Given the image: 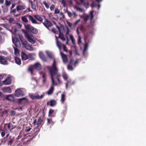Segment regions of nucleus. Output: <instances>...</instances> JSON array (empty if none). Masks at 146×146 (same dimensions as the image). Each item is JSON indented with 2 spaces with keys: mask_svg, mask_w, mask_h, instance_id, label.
<instances>
[{
  "mask_svg": "<svg viewBox=\"0 0 146 146\" xmlns=\"http://www.w3.org/2000/svg\"><path fill=\"white\" fill-rule=\"evenodd\" d=\"M46 68L48 70L50 75L52 82L51 86H53L54 87V86L57 85V84L54 81V76L56 75L57 72H58V69L57 67L56 61L54 58L53 59V63L52 66H47Z\"/></svg>",
  "mask_w": 146,
  "mask_h": 146,
  "instance_id": "obj_1",
  "label": "nucleus"
},
{
  "mask_svg": "<svg viewBox=\"0 0 146 146\" xmlns=\"http://www.w3.org/2000/svg\"><path fill=\"white\" fill-rule=\"evenodd\" d=\"M25 29L28 31H30L33 33L36 34L38 33V30L31 25L29 24H27L25 25Z\"/></svg>",
  "mask_w": 146,
  "mask_h": 146,
  "instance_id": "obj_2",
  "label": "nucleus"
},
{
  "mask_svg": "<svg viewBox=\"0 0 146 146\" xmlns=\"http://www.w3.org/2000/svg\"><path fill=\"white\" fill-rule=\"evenodd\" d=\"M20 40L22 44L27 49L29 50H32L33 47L31 45L28 43L25 40L23 39H20Z\"/></svg>",
  "mask_w": 146,
  "mask_h": 146,
  "instance_id": "obj_3",
  "label": "nucleus"
},
{
  "mask_svg": "<svg viewBox=\"0 0 146 146\" xmlns=\"http://www.w3.org/2000/svg\"><path fill=\"white\" fill-rule=\"evenodd\" d=\"M44 96V94L39 96V94L37 93H35V94H32L29 95V97L32 99L34 100L36 99H40L43 98Z\"/></svg>",
  "mask_w": 146,
  "mask_h": 146,
  "instance_id": "obj_4",
  "label": "nucleus"
},
{
  "mask_svg": "<svg viewBox=\"0 0 146 146\" xmlns=\"http://www.w3.org/2000/svg\"><path fill=\"white\" fill-rule=\"evenodd\" d=\"M4 139H6L8 145H12V143L14 140V137L10 135L9 134H8Z\"/></svg>",
  "mask_w": 146,
  "mask_h": 146,
  "instance_id": "obj_5",
  "label": "nucleus"
},
{
  "mask_svg": "<svg viewBox=\"0 0 146 146\" xmlns=\"http://www.w3.org/2000/svg\"><path fill=\"white\" fill-rule=\"evenodd\" d=\"M41 127V126H40V127H39V126H36V127H35L34 128V133H32V137L30 139H29L28 140H27V142H30L31 140L33 138L35 137L36 135L38 134V132L40 131Z\"/></svg>",
  "mask_w": 146,
  "mask_h": 146,
  "instance_id": "obj_6",
  "label": "nucleus"
},
{
  "mask_svg": "<svg viewBox=\"0 0 146 146\" xmlns=\"http://www.w3.org/2000/svg\"><path fill=\"white\" fill-rule=\"evenodd\" d=\"M12 41L16 47L19 48L21 47V44L19 38L14 37L12 38Z\"/></svg>",
  "mask_w": 146,
  "mask_h": 146,
  "instance_id": "obj_7",
  "label": "nucleus"
},
{
  "mask_svg": "<svg viewBox=\"0 0 146 146\" xmlns=\"http://www.w3.org/2000/svg\"><path fill=\"white\" fill-rule=\"evenodd\" d=\"M42 23L48 29H49V27L53 25L52 23L46 18L44 19V22Z\"/></svg>",
  "mask_w": 146,
  "mask_h": 146,
  "instance_id": "obj_8",
  "label": "nucleus"
},
{
  "mask_svg": "<svg viewBox=\"0 0 146 146\" xmlns=\"http://www.w3.org/2000/svg\"><path fill=\"white\" fill-rule=\"evenodd\" d=\"M25 36L27 38V40L29 42L32 44H34L35 43L36 41L33 39L30 35L27 32H25Z\"/></svg>",
  "mask_w": 146,
  "mask_h": 146,
  "instance_id": "obj_9",
  "label": "nucleus"
},
{
  "mask_svg": "<svg viewBox=\"0 0 146 146\" xmlns=\"http://www.w3.org/2000/svg\"><path fill=\"white\" fill-rule=\"evenodd\" d=\"M24 94L23 91L20 89H17L15 91V96L17 97L23 96Z\"/></svg>",
  "mask_w": 146,
  "mask_h": 146,
  "instance_id": "obj_10",
  "label": "nucleus"
},
{
  "mask_svg": "<svg viewBox=\"0 0 146 146\" xmlns=\"http://www.w3.org/2000/svg\"><path fill=\"white\" fill-rule=\"evenodd\" d=\"M0 64L3 65L8 64V62L6 57L3 56H0Z\"/></svg>",
  "mask_w": 146,
  "mask_h": 146,
  "instance_id": "obj_11",
  "label": "nucleus"
},
{
  "mask_svg": "<svg viewBox=\"0 0 146 146\" xmlns=\"http://www.w3.org/2000/svg\"><path fill=\"white\" fill-rule=\"evenodd\" d=\"M74 65V60L72 59L70 60L69 64L67 66V68L68 69L70 70H73L74 68L73 67V66Z\"/></svg>",
  "mask_w": 146,
  "mask_h": 146,
  "instance_id": "obj_12",
  "label": "nucleus"
},
{
  "mask_svg": "<svg viewBox=\"0 0 146 146\" xmlns=\"http://www.w3.org/2000/svg\"><path fill=\"white\" fill-rule=\"evenodd\" d=\"M11 81L10 78L9 77H7L3 81V85H8L10 84Z\"/></svg>",
  "mask_w": 146,
  "mask_h": 146,
  "instance_id": "obj_13",
  "label": "nucleus"
},
{
  "mask_svg": "<svg viewBox=\"0 0 146 146\" xmlns=\"http://www.w3.org/2000/svg\"><path fill=\"white\" fill-rule=\"evenodd\" d=\"M26 6L24 4L19 5L16 7V10L17 11L24 9L26 8Z\"/></svg>",
  "mask_w": 146,
  "mask_h": 146,
  "instance_id": "obj_14",
  "label": "nucleus"
},
{
  "mask_svg": "<svg viewBox=\"0 0 146 146\" xmlns=\"http://www.w3.org/2000/svg\"><path fill=\"white\" fill-rule=\"evenodd\" d=\"M47 104V105H49L51 107H53L56 104V102L54 100H51L50 102H48Z\"/></svg>",
  "mask_w": 146,
  "mask_h": 146,
  "instance_id": "obj_15",
  "label": "nucleus"
},
{
  "mask_svg": "<svg viewBox=\"0 0 146 146\" xmlns=\"http://www.w3.org/2000/svg\"><path fill=\"white\" fill-rule=\"evenodd\" d=\"M60 54L63 62L64 63L67 62L68 61V59L66 55L61 52H60Z\"/></svg>",
  "mask_w": 146,
  "mask_h": 146,
  "instance_id": "obj_16",
  "label": "nucleus"
},
{
  "mask_svg": "<svg viewBox=\"0 0 146 146\" xmlns=\"http://www.w3.org/2000/svg\"><path fill=\"white\" fill-rule=\"evenodd\" d=\"M66 12H67L68 15L70 17H73L74 18L77 16V15L76 13L75 12H73V13H72L68 11H66Z\"/></svg>",
  "mask_w": 146,
  "mask_h": 146,
  "instance_id": "obj_17",
  "label": "nucleus"
},
{
  "mask_svg": "<svg viewBox=\"0 0 146 146\" xmlns=\"http://www.w3.org/2000/svg\"><path fill=\"white\" fill-rule=\"evenodd\" d=\"M21 57L22 59L25 60H27L29 58L28 55L23 52H22L21 53Z\"/></svg>",
  "mask_w": 146,
  "mask_h": 146,
  "instance_id": "obj_18",
  "label": "nucleus"
},
{
  "mask_svg": "<svg viewBox=\"0 0 146 146\" xmlns=\"http://www.w3.org/2000/svg\"><path fill=\"white\" fill-rule=\"evenodd\" d=\"M33 68L38 70H40L42 68V66L39 63H36L33 66Z\"/></svg>",
  "mask_w": 146,
  "mask_h": 146,
  "instance_id": "obj_19",
  "label": "nucleus"
},
{
  "mask_svg": "<svg viewBox=\"0 0 146 146\" xmlns=\"http://www.w3.org/2000/svg\"><path fill=\"white\" fill-rule=\"evenodd\" d=\"M3 92L8 93H11L12 92L11 89L9 87L3 88Z\"/></svg>",
  "mask_w": 146,
  "mask_h": 146,
  "instance_id": "obj_20",
  "label": "nucleus"
},
{
  "mask_svg": "<svg viewBox=\"0 0 146 146\" xmlns=\"http://www.w3.org/2000/svg\"><path fill=\"white\" fill-rule=\"evenodd\" d=\"M29 20L31 21L34 24H38L36 21L33 18V17L31 15H29L28 16Z\"/></svg>",
  "mask_w": 146,
  "mask_h": 146,
  "instance_id": "obj_21",
  "label": "nucleus"
},
{
  "mask_svg": "<svg viewBox=\"0 0 146 146\" xmlns=\"http://www.w3.org/2000/svg\"><path fill=\"white\" fill-rule=\"evenodd\" d=\"M56 44L57 46L58 47L59 50H61L62 49L63 44H62L58 40L57 37L56 36Z\"/></svg>",
  "mask_w": 146,
  "mask_h": 146,
  "instance_id": "obj_22",
  "label": "nucleus"
},
{
  "mask_svg": "<svg viewBox=\"0 0 146 146\" xmlns=\"http://www.w3.org/2000/svg\"><path fill=\"white\" fill-rule=\"evenodd\" d=\"M39 56L40 58L43 61L45 62L46 61V58L42 52H40L39 53Z\"/></svg>",
  "mask_w": 146,
  "mask_h": 146,
  "instance_id": "obj_23",
  "label": "nucleus"
},
{
  "mask_svg": "<svg viewBox=\"0 0 146 146\" xmlns=\"http://www.w3.org/2000/svg\"><path fill=\"white\" fill-rule=\"evenodd\" d=\"M42 120L41 117H39L36 122V125H37V126H39V127H41L43 125V124H41V122H42Z\"/></svg>",
  "mask_w": 146,
  "mask_h": 146,
  "instance_id": "obj_24",
  "label": "nucleus"
},
{
  "mask_svg": "<svg viewBox=\"0 0 146 146\" xmlns=\"http://www.w3.org/2000/svg\"><path fill=\"white\" fill-rule=\"evenodd\" d=\"M54 87L53 86H51L50 88L47 92V93L48 95H51L54 92Z\"/></svg>",
  "mask_w": 146,
  "mask_h": 146,
  "instance_id": "obj_25",
  "label": "nucleus"
},
{
  "mask_svg": "<svg viewBox=\"0 0 146 146\" xmlns=\"http://www.w3.org/2000/svg\"><path fill=\"white\" fill-rule=\"evenodd\" d=\"M47 121L46 124L48 125H53L54 124V122L52 121V119L47 118Z\"/></svg>",
  "mask_w": 146,
  "mask_h": 146,
  "instance_id": "obj_26",
  "label": "nucleus"
},
{
  "mask_svg": "<svg viewBox=\"0 0 146 146\" xmlns=\"http://www.w3.org/2000/svg\"><path fill=\"white\" fill-rule=\"evenodd\" d=\"M16 127V126H14L10 123H9L7 125L8 128L11 131L15 128Z\"/></svg>",
  "mask_w": 146,
  "mask_h": 146,
  "instance_id": "obj_27",
  "label": "nucleus"
},
{
  "mask_svg": "<svg viewBox=\"0 0 146 146\" xmlns=\"http://www.w3.org/2000/svg\"><path fill=\"white\" fill-rule=\"evenodd\" d=\"M33 17L35 18L38 21H40L41 22H42L43 21V19L42 17H41L38 15H34Z\"/></svg>",
  "mask_w": 146,
  "mask_h": 146,
  "instance_id": "obj_28",
  "label": "nucleus"
},
{
  "mask_svg": "<svg viewBox=\"0 0 146 146\" xmlns=\"http://www.w3.org/2000/svg\"><path fill=\"white\" fill-rule=\"evenodd\" d=\"M14 97L12 95L7 96L6 99L7 100L10 101H12Z\"/></svg>",
  "mask_w": 146,
  "mask_h": 146,
  "instance_id": "obj_29",
  "label": "nucleus"
},
{
  "mask_svg": "<svg viewBox=\"0 0 146 146\" xmlns=\"http://www.w3.org/2000/svg\"><path fill=\"white\" fill-rule=\"evenodd\" d=\"M66 95L64 93H63L61 95V102L62 104H64L65 100H66L65 98Z\"/></svg>",
  "mask_w": 146,
  "mask_h": 146,
  "instance_id": "obj_30",
  "label": "nucleus"
},
{
  "mask_svg": "<svg viewBox=\"0 0 146 146\" xmlns=\"http://www.w3.org/2000/svg\"><path fill=\"white\" fill-rule=\"evenodd\" d=\"M15 61L16 63L18 65H20L21 64V59L17 57L15 58Z\"/></svg>",
  "mask_w": 146,
  "mask_h": 146,
  "instance_id": "obj_31",
  "label": "nucleus"
},
{
  "mask_svg": "<svg viewBox=\"0 0 146 146\" xmlns=\"http://www.w3.org/2000/svg\"><path fill=\"white\" fill-rule=\"evenodd\" d=\"M59 37L62 41H65V39L64 37V35L62 33L59 32Z\"/></svg>",
  "mask_w": 146,
  "mask_h": 146,
  "instance_id": "obj_32",
  "label": "nucleus"
},
{
  "mask_svg": "<svg viewBox=\"0 0 146 146\" xmlns=\"http://www.w3.org/2000/svg\"><path fill=\"white\" fill-rule=\"evenodd\" d=\"M55 75H56V78L57 79L59 84L61 83V81L60 79V73L57 72V73Z\"/></svg>",
  "mask_w": 146,
  "mask_h": 146,
  "instance_id": "obj_33",
  "label": "nucleus"
},
{
  "mask_svg": "<svg viewBox=\"0 0 146 146\" xmlns=\"http://www.w3.org/2000/svg\"><path fill=\"white\" fill-rule=\"evenodd\" d=\"M54 110L52 109H50L49 111V115L51 117H54V114L53 115V114L54 113Z\"/></svg>",
  "mask_w": 146,
  "mask_h": 146,
  "instance_id": "obj_34",
  "label": "nucleus"
},
{
  "mask_svg": "<svg viewBox=\"0 0 146 146\" xmlns=\"http://www.w3.org/2000/svg\"><path fill=\"white\" fill-rule=\"evenodd\" d=\"M74 8L76 9V10L78 11H80L81 12H82L83 11V9L80 8L77 6H75Z\"/></svg>",
  "mask_w": 146,
  "mask_h": 146,
  "instance_id": "obj_35",
  "label": "nucleus"
},
{
  "mask_svg": "<svg viewBox=\"0 0 146 146\" xmlns=\"http://www.w3.org/2000/svg\"><path fill=\"white\" fill-rule=\"evenodd\" d=\"M21 20L22 21L25 23H27L28 20L25 16H23L21 17Z\"/></svg>",
  "mask_w": 146,
  "mask_h": 146,
  "instance_id": "obj_36",
  "label": "nucleus"
},
{
  "mask_svg": "<svg viewBox=\"0 0 146 146\" xmlns=\"http://www.w3.org/2000/svg\"><path fill=\"white\" fill-rule=\"evenodd\" d=\"M18 47H14L15 51V55H17L19 54V50L17 48Z\"/></svg>",
  "mask_w": 146,
  "mask_h": 146,
  "instance_id": "obj_37",
  "label": "nucleus"
},
{
  "mask_svg": "<svg viewBox=\"0 0 146 146\" xmlns=\"http://www.w3.org/2000/svg\"><path fill=\"white\" fill-rule=\"evenodd\" d=\"M80 29L81 31L84 32L86 29L85 27L82 25H81L80 27Z\"/></svg>",
  "mask_w": 146,
  "mask_h": 146,
  "instance_id": "obj_38",
  "label": "nucleus"
},
{
  "mask_svg": "<svg viewBox=\"0 0 146 146\" xmlns=\"http://www.w3.org/2000/svg\"><path fill=\"white\" fill-rule=\"evenodd\" d=\"M82 5L86 8H87L89 7V3L88 2L86 3L85 2Z\"/></svg>",
  "mask_w": 146,
  "mask_h": 146,
  "instance_id": "obj_39",
  "label": "nucleus"
},
{
  "mask_svg": "<svg viewBox=\"0 0 146 146\" xmlns=\"http://www.w3.org/2000/svg\"><path fill=\"white\" fill-rule=\"evenodd\" d=\"M11 1H9L7 0H5V5L7 6H9L11 5Z\"/></svg>",
  "mask_w": 146,
  "mask_h": 146,
  "instance_id": "obj_40",
  "label": "nucleus"
},
{
  "mask_svg": "<svg viewBox=\"0 0 146 146\" xmlns=\"http://www.w3.org/2000/svg\"><path fill=\"white\" fill-rule=\"evenodd\" d=\"M96 5L97 4L96 2L95 1H93L91 6L92 8H93V7H95Z\"/></svg>",
  "mask_w": 146,
  "mask_h": 146,
  "instance_id": "obj_41",
  "label": "nucleus"
},
{
  "mask_svg": "<svg viewBox=\"0 0 146 146\" xmlns=\"http://www.w3.org/2000/svg\"><path fill=\"white\" fill-rule=\"evenodd\" d=\"M88 43L86 42L84 48V52H85L88 49Z\"/></svg>",
  "mask_w": 146,
  "mask_h": 146,
  "instance_id": "obj_42",
  "label": "nucleus"
},
{
  "mask_svg": "<svg viewBox=\"0 0 146 146\" xmlns=\"http://www.w3.org/2000/svg\"><path fill=\"white\" fill-rule=\"evenodd\" d=\"M43 4L44 5L46 8V9H48L49 8V5H48L46 3V1H44L43 2Z\"/></svg>",
  "mask_w": 146,
  "mask_h": 146,
  "instance_id": "obj_43",
  "label": "nucleus"
},
{
  "mask_svg": "<svg viewBox=\"0 0 146 146\" xmlns=\"http://www.w3.org/2000/svg\"><path fill=\"white\" fill-rule=\"evenodd\" d=\"M93 13L94 11H91L90 13V15H91V19L90 20L91 21H92V20H93L94 17V15H93Z\"/></svg>",
  "mask_w": 146,
  "mask_h": 146,
  "instance_id": "obj_44",
  "label": "nucleus"
},
{
  "mask_svg": "<svg viewBox=\"0 0 146 146\" xmlns=\"http://www.w3.org/2000/svg\"><path fill=\"white\" fill-rule=\"evenodd\" d=\"M0 131H2L1 133V136L2 137H3L5 134V132L4 131H3L2 129H1L0 130Z\"/></svg>",
  "mask_w": 146,
  "mask_h": 146,
  "instance_id": "obj_45",
  "label": "nucleus"
},
{
  "mask_svg": "<svg viewBox=\"0 0 146 146\" xmlns=\"http://www.w3.org/2000/svg\"><path fill=\"white\" fill-rule=\"evenodd\" d=\"M16 12V9H13L11 10L10 13L11 14H13V15H15V13Z\"/></svg>",
  "mask_w": 146,
  "mask_h": 146,
  "instance_id": "obj_46",
  "label": "nucleus"
},
{
  "mask_svg": "<svg viewBox=\"0 0 146 146\" xmlns=\"http://www.w3.org/2000/svg\"><path fill=\"white\" fill-rule=\"evenodd\" d=\"M62 46H63L64 51H65L66 52H68V49L66 47L64 44H62Z\"/></svg>",
  "mask_w": 146,
  "mask_h": 146,
  "instance_id": "obj_47",
  "label": "nucleus"
},
{
  "mask_svg": "<svg viewBox=\"0 0 146 146\" xmlns=\"http://www.w3.org/2000/svg\"><path fill=\"white\" fill-rule=\"evenodd\" d=\"M60 13L59 10L57 8H55L54 10V14H59Z\"/></svg>",
  "mask_w": 146,
  "mask_h": 146,
  "instance_id": "obj_48",
  "label": "nucleus"
},
{
  "mask_svg": "<svg viewBox=\"0 0 146 146\" xmlns=\"http://www.w3.org/2000/svg\"><path fill=\"white\" fill-rule=\"evenodd\" d=\"M62 77L64 79V80H67L68 79V76L66 74H63L62 75Z\"/></svg>",
  "mask_w": 146,
  "mask_h": 146,
  "instance_id": "obj_49",
  "label": "nucleus"
},
{
  "mask_svg": "<svg viewBox=\"0 0 146 146\" xmlns=\"http://www.w3.org/2000/svg\"><path fill=\"white\" fill-rule=\"evenodd\" d=\"M30 11H32L31 10V9L29 8H28L27 9V10L25 11L24 12L23 14L26 13L27 12H29Z\"/></svg>",
  "mask_w": 146,
  "mask_h": 146,
  "instance_id": "obj_50",
  "label": "nucleus"
},
{
  "mask_svg": "<svg viewBox=\"0 0 146 146\" xmlns=\"http://www.w3.org/2000/svg\"><path fill=\"white\" fill-rule=\"evenodd\" d=\"M48 57L50 59L52 58H53V55L51 53H48Z\"/></svg>",
  "mask_w": 146,
  "mask_h": 146,
  "instance_id": "obj_51",
  "label": "nucleus"
},
{
  "mask_svg": "<svg viewBox=\"0 0 146 146\" xmlns=\"http://www.w3.org/2000/svg\"><path fill=\"white\" fill-rule=\"evenodd\" d=\"M40 74H42V78H46V74L45 73L42 72H41L40 73Z\"/></svg>",
  "mask_w": 146,
  "mask_h": 146,
  "instance_id": "obj_52",
  "label": "nucleus"
},
{
  "mask_svg": "<svg viewBox=\"0 0 146 146\" xmlns=\"http://www.w3.org/2000/svg\"><path fill=\"white\" fill-rule=\"evenodd\" d=\"M89 18V15H87L84 17V19L85 21H87Z\"/></svg>",
  "mask_w": 146,
  "mask_h": 146,
  "instance_id": "obj_53",
  "label": "nucleus"
},
{
  "mask_svg": "<svg viewBox=\"0 0 146 146\" xmlns=\"http://www.w3.org/2000/svg\"><path fill=\"white\" fill-rule=\"evenodd\" d=\"M54 8H55L54 5L53 4H52V5H51L50 7V10L51 11H53L54 10Z\"/></svg>",
  "mask_w": 146,
  "mask_h": 146,
  "instance_id": "obj_54",
  "label": "nucleus"
},
{
  "mask_svg": "<svg viewBox=\"0 0 146 146\" xmlns=\"http://www.w3.org/2000/svg\"><path fill=\"white\" fill-rule=\"evenodd\" d=\"M31 8L35 10H36V7L35 5V4H33L32 5H31Z\"/></svg>",
  "mask_w": 146,
  "mask_h": 146,
  "instance_id": "obj_55",
  "label": "nucleus"
},
{
  "mask_svg": "<svg viewBox=\"0 0 146 146\" xmlns=\"http://www.w3.org/2000/svg\"><path fill=\"white\" fill-rule=\"evenodd\" d=\"M78 44H80V43H82L81 40V37L80 36H79V38L78 39Z\"/></svg>",
  "mask_w": 146,
  "mask_h": 146,
  "instance_id": "obj_56",
  "label": "nucleus"
},
{
  "mask_svg": "<svg viewBox=\"0 0 146 146\" xmlns=\"http://www.w3.org/2000/svg\"><path fill=\"white\" fill-rule=\"evenodd\" d=\"M29 70L31 73H32L33 70V67H30L29 68Z\"/></svg>",
  "mask_w": 146,
  "mask_h": 146,
  "instance_id": "obj_57",
  "label": "nucleus"
},
{
  "mask_svg": "<svg viewBox=\"0 0 146 146\" xmlns=\"http://www.w3.org/2000/svg\"><path fill=\"white\" fill-rule=\"evenodd\" d=\"M31 129V128H29L28 129H25V131L26 132H28Z\"/></svg>",
  "mask_w": 146,
  "mask_h": 146,
  "instance_id": "obj_58",
  "label": "nucleus"
},
{
  "mask_svg": "<svg viewBox=\"0 0 146 146\" xmlns=\"http://www.w3.org/2000/svg\"><path fill=\"white\" fill-rule=\"evenodd\" d=\"M16 4L15 3H12V5L10 9L11 10L15 6Z\"/></svg>",
  "mask_w": 146,
  "mask_h": 146,
  "instance_id": "obj_59",
  "label": "nucleus"
},
{
  "mask_svg": "<svg viewBox=\"0 0 146 146\" xmlns=\"http://www.w3.org/2000/svg\"><path fill=\"white\" fill-rule=\"evenodd\" d=\"M60 15L62 17V18H64L65 17V16L64 15V14L62 12H61L60 13Z\"/></svg>",
  "mask_w": 146,
  "mask_h": 146,
  "instance_id": "obj_60",
  "label": "nucleus"
},
{
  "mask_svg": "<svg viewBox=\"0 0 146 146\" xmlns=\"http://www.w3.org/2000/svg\"><path fill=\"white\" fill-rule=\"evenodd\" d=\"M62 4H63L64 5H65L66 4V2L65 0H62Z\"/></svg>",
  "mask_w": 146,
  "mask_h": 146,
  "instance_id": "obj_61",
  "label": "nucleus"
},
{
  "mask_svg": "<svg viewBox=\"0 0 146 146\" xmlns=\"http://www.w3.org/2000/svg\"><path fill=\"white\" fill-rule=\"evenodd\" d=\"M80 19H79L78 20H77L75 23H74V25H76L78 23V22H80Z\"/></svg>",
  "mask_w": 146,
  "mask_h": 146,
  "instance_id": "obj_62",
  "label": "nucleus"
},
{
  "mask_svg": "<svg viewBox=\"0 0 146 146\" xmlns=\"http://www.w3.org/2000/svg\"><path fill=\"white\" fill-rule=\"evenodd\" d=\"M78 61L77 60H76V61L74 62V67H76V64H78Z\"/></svg>",
  "mask_w": 146,
  "mask_h": 146,
  "instance_id": "obj_63",
  "label": "nucleus"
},
{
  "mask_svg": "<svg viewBox=\"0 0 146 146\" xmlns=\"http://www.w3.org/2000/svg\"><path fill=\"white\" fill-rule=\"evenodd\" d=\"M67 24L70 27H71L72 26V23L68 22H67Z\"/></svg>",
  "mask_w": 146,
  "mask_h": 146,
  "instance_id": "obj_64",
  "label": "nucleus"
}]
</instances>
